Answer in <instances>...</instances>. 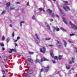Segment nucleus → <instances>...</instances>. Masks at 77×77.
<instances>
[{
  "label": "nucleus",
  "mask_w": 77,
  "mask_h": 77,
  "mask_svg": "<svg viewBox=\"0 0 77 77\" xmlns=\"http://www.w3.org/2000/svg\"><path fill=\"white\" fill-rule=\"evenodd\" d=\"M69 23L70 24L72 25V28L73 29H74V30L77 29V26H75V25H74L73 23H71V21H70Z\"/></svg>",
  "instance_id": "1"
},
{
  "label": "nucleus",
  "mask_w": 77,
  "mask_h": 77,
  "mask_svg": "<svg viewBox=\"0 0 77 77\" xmlns=\"http://www.w3.org/2000/svg\"><path fill=\"white\" fill-rule=\"evenodd\" d=\"M57 43L58 44L57 45L60 48H62V45L60 43V42L57 41Z\"/></svg>",
  "instance_id": "2"
},
{
  "label": "nucleus",
  "mask_w": 77,
  "mask_h": 77,
  "mask_svg": "<svg viewBox=\"0 0 77 77\" xmlns=\"http://www.w3.org/2000/svg\"><path fill=\"white\" fill-rule=\"evenodd\" d=\"M35 35L36 37H37V39H38V40H37L36 39L35 42L37 44H38L39 42V37H38V36L37 34H36Z\"/></svg>",
  "instance_id": "3"
},
{
  "label": "nucleus",
  "mask_w": 77,
  "mask_h": 77,
  "mask_svg": "<svg viewBox=\"0 0 77 77\" xmlns=\"http://www.w3.org/2000/svg\"><path fill=\"white\" fill-rule=\"evenodd\" d=\"M40 52H42V53H45V48L44 47L42 49L41 48L40 49Z\"/></svg>",
  "instance_id": "4"
},
{
  "label": "nucleus",
  "mask_w": 77,
  "mask_h": 77,
  "mask_svg": "<svg viewBox=\"0 0 77 77\" xmlns=\"http://www.w3.org/2000/svg\"><path fill=\"white\" fill-rule=\"evenodd\" d=\"M50 68V66L48 65L47 66L46 68L45 69V72H47V71L48 70V69H49V68Z\"/></svg>",
  "instance_id": "5"
},
{
  "label": "nucleus",
  "mask_w": 77,
  "mask_h": 77,
  "mask_svg": "<svg viewBox=\"0 0 77 77\" xmlns=\"http://www.w3.org/2000/svg\"><path fill=\"white\" fill-rule=\"evenodd\" d=\"M63 8L64 9V10H65V11H69V7H63Z\"/></svg>",
  "instance_id": "6"
},
{
  "label": "nucleus",
  "mask_w": 77,
  "mask_h": 77,
  "mask_svg": "<svg viewBox=\"0 0 77 77\" xmlns=\"http://www.w3.org/2000/svg\"><path fill=\"white\" fill-rule=\"evenodd\" d=\"M46 11L50 15H51L52 13V11L50 9H47Z\"/></svg>",
  "instance_id": "7"
},
{
  "label": "nucleus",
  "mask_w": 77,
  "mask_h": 77,
  "mask_svg": "<svg viewBox=\"0 0 77 77\" xmlns=\"http://www.w3.org/2000/svg\"><path fill=\"white\" fill-rule=\"evenodd\" d=\"M45 60H47V61H48V60L45 58V57H44L43 58V59H41V62H43V61H45Z\"/></svg>",
  "instance_id": "8"
},
{
  "label": "nucleus",
  "mask_w": 77,
  "mask_h": 77,
  "mask_svg": "<svg viewBox=\"0 0 77 77\" xmlns=\"http://www.w3.org/2000/svg\"><path fill=\"white\" fill-rule=\"evenodd\" d=\"M62 18L63 20V21L64 23L66 24H67V22H66V19L65 18H64L63 17H62Z\"/></svg>",
  "instance_id": "9"
},
{
  "label": "nucleus",
  "mask_w": 77,
  "mask_h": 77,
  "mask_svg": "<svg viewBox=\"0 0 77 77\" xmlns=\"http://www.w3.org/2000/svg\"><path fill=\"white\" fill-rule=\"evenodd\" d=\"M45 24L46 25H47V27H48V28L50 30V26L48 25V23H47V22H45Z\"/></svg>",
  "instance_id": "10"
},
{
  "label": "nucleus",
  "mask_w": 77,
  "mask_h": 77,
  "mask_svg": "<svg viewBox=\"0 0 77 77\" xmlns=\"http://www.w3.org/2000/svg\"><path fill=\"white\" fill-rule=\"evenodd\" d=\"M35 62L36 63H38V62L40 63H41V61H40V60H39L37 59L35 61Z\"/></svg>",
  "instance_id": "11"
},
{
  "label": "nucleus",
  "mask_w": 77,
  "mask_h": 77,
  "mask_svg": "<svg viewBox=\"0 0 77 77\" xmlns=\"http://www.w3.org/2000/svg\"><path fill=\"white\" fill-rule=\"evenodd\" d=\"M4 60L5 61L7 60H8V57H7L6 56H5L4 57Z\"/></svg>",
  "instance_id": "12"
},
{
  "label": "nucleus",
  "mask_w": 77,
  "mask_h": 77,
  "mask_svg": "<svg viewBox=\"0 0 77 77\" xmlns=\"http://www.w3.org/2000/svg\"><path fill=\"white\" fill-rule=\"evenodd\" d=\"M28 61H29V62H32V60L30 58L28 59Z\"/></svg>",
  "instance_id": "13"
},
{
  "label": "nucleus",
  "mask_w": 77,
  "mask_h": 77,
  "mask_svg": "<svg viewBox=\"0 0 77 77\" xmlns=\"http://www.w3.org/2000/svg\"><path fill=\"white\" fill-rule=\"evenodd\" d=\"M38 9H40V11L41 12L42 11H43V12H45V10H44V9H42V8H40Z\"/></svg>",
  "instance_id": "14"
},
{
  "label": "nucleus",
  "mask_w": 77,
  "mask_h": 77,
  "mask_svg": "<svg viewBox=\"0 0 77 77\" xmlns=\"http://www.w3.org/2000/svg\"><path fill=\"white\" fill-rule=\"evenodd\" d=\"M62 56L61 55H59V57H58V59L60 60L61 59H62Z\"/></svg>",
  "instance_id": "15"
},
{
  "label": "nucleus",
  "mask_w": 77,
  "mask_h": 77,
  "mask_svg": "<svg viewBox=\"0 0 77 77\" xmlns=\"http://www.w3.org/2000/svg\"><path fill=\"white\" fill-rule=\"evenodd\" d=\"M63 42H64V45L65 47H66V41H65L64 40H63Z\"/></svg>",
  "instance_id": "16"
},
{
  "label": "nucleus",
  "mask_w": 77,
  "mask_h": 77,
  "mask_svg": "<svg viewBox=\"0 0 77 77\" xmlns=\"http://www.w3.org/2000/svg\"><path fill=\"white\" fill-rule=\"evenodd\" d=\"M11 4H10V3H7L6 4V5L7 6V7H9V6H10Z\"/></svg>",
  "instance_id": "17"
},
{
  "label": "nucleus",
  "mask_w": 77,
  "mask_h": 77,
  "mask_svg": "<svg viewBox=\"0 0 77 77\" xmlns=\"http://www.w3.org/2000/svg\"><path fill=\"white\" fill-rule=\"evenodd\" d=\"M70 66L69 65H68V66H66V68L67 69H69Z\"/></svg>",
  "instance_id": "18"
},
{
  "label": "nucleus",
  "mask_w": 77,
  "mask_h": 77,
  "mask_svg": "<svg viewBox=\"0 0 77 77\" xmlns=\"http://www.w3.org/2000/svg\"><path fill=\"white\" fill-rule=\"evenodd\" d=\"M61 30H63V31H64V32H66V30H65V29H64L63 28L61 27Z\"/></svg>",
  "instance_id": "19"
},
{
  "label": "nucleus",
  "mask_w": 77,
  "mask_h": 77,
  "mask_svg": "<svg viewBox=\"0 0 77 77\" xmlns=\"http://www.w3.org/2000/svg\"><path fill=\"white\" fill-rule=\"evenodd\" d=\"M11 51H16V49H12L11 50Z\"/></svg>",
  "instance_id": "20"
},
{
  "label": "nucleus",
  "mask_w": 77,
  "mask_h": 77,
  "mask_svg": "<svg viewBox=\"0 0 77 77\" xmlns=\"http://www.w3.org/2000/svg\"><path fill=\"white\" fill-rule=\"evenodd\" d=\"M50 54H51V56L52 57H53V56H54V55H53V54L52 53H51V52H50Z\"/></svg>",
  "instance_id": "21"
},
{
  "label": "nucleus",
  "mask_w": 77,
  "mask_h": 77,
  "mask_svg": "<svg viewBox=\"0 0 77 77\" xmlns=\"http://www.w3.org/2000/svg\"><path fill=\"white\" fill-rule=\"evenodd\" d=\"M5 12H6V11H2V14H5Z\"/></svg>",
  "instance_id": "22"
},
{
  "label": "nucleus",
  "mask_w": 77,
  "mask_h": 77,
  "mask_svg": "<svg viewBox=\"0 0 77 77\" xmlns=\"http://www.w3.org/2000/svg\"><path fill=\"white\" fill-rule=\"evenodd\" d=\"M24 23V21H22L21 22H20V26H22V24H22V23Z\"/></svg>",
  "instance_id": "23"
},
{
  "label": "nucleus",
  "mask_w": 77,
  "mask_h": 77,
  "mask_svg": "<svg viewBox=\"0 0 77 77\" xmlns=\"http://www.w3.org/2000/svg\"><path fill=\"white\" fill-rule=\"evenodd\" d=\"M68 5V2L66 1L65 2L64 5Z\"/></svg>",
  "instance_id": "24"
},
{
  "label": "nucleus",
  "mask_w": 77,
  "mask_h": 77,
  "mask_svg": "<svg viewBox=\"0 0 77 77\" xmlns=\"http://www.w3.org/2000/svg\"><path fill=\"white\" fill-rule=\"evenodd\" d=\"M53 32H54V31H55V30H56V28H55V27H53Z\"/></svg>",
  "instance_id": "25"
},
{
  "label": "nucleus",
  "mask_w": 77,
  "mask_h": 77,
  "mask_svg": "<svg viewBox=\"0 0 77 77\" xmlns=\"http://www.w3.org/2000/svg\"><path fill=\"white\" fill-rule=\"evenodd\" d=\"M56 31H57V32H58V31H59L60 30V29H59V28H56Z\"/></svg>",
  "instance_id": "26"
},
{
  "label": "nucleus",
  "mask_w": 77,
  "mask_h": 77,
  "mask_svg": "<svg viewBox=\"0 0 77 77\" xmlns=\"http://www.w3.org/2000/svg\"><path fill=\"white\" fill-rule=\"evenodd\" d=\"M9 38H8L7 39V43H8V42H9Z\"/></svg>",
  "instance_id": "27"
},
{
  "label": "nucleus",
  "mask_w": 77,
  "mask_h": 77,
  "mask_svg": "<svg viewBox=\"0 0 77 77\" xmlns=\"http://www.w3.org/2000/svg\"><path fill=\"white\" fill-rule=\"evenodd\" d=\"M45 40H50V39H51V38H46L45 39Z\"/></svg>",
  "instance_id": "28"
},
{
  "label": "nucleus",
  "mask_w": 77,
  "mask_h": 77,
  "mask_svg": "<svg viewBox=\"0 0 77 77\" xmlns=\"http://www.w3.org/2000/svg\"><path fill=\"white\" fill-rule=\"evenodd\" d=\"M69 42L70 43H72V41H71V40H69Z\"/></svg>",
  "instance_id": "29"
},
{
  "label": "nucleus",
  "mask_w": 77,
  "mask_h": 77,
  "mask_svg": "<svg viewBox=\"0 0 77 77\" xmlns=\"http://www.w3.org/2000/svg\"><path fill=\"white\" fill-rule=\"evenodd\" d=\"M54 59H56V60H57V56L54 57Z\"/></svg>",
  "instance_id": "30"
},
{
  "label": "nucleus",
  "mask_w": 77,
  "mask_h": 77,
  "mask_svg": "<svg viewBox=\"0 0 77 77\" xmlns=\"http://www.w3.org/2000/svg\"><path fill=\"white\" fill-rule=\"evenodd\" d=\"M52 17H53V18H54V17H55V15H54V13H53L52 14Z\"/></svg>",
  "instance_id": "31"
},
{
  "label": "nucleus",
  "mask_w": 77,
  "mask_h": 77,
  "mask_svg": "<svg viewBox=\"0 0 77 77\" xmlns=\"http://www.w3.org/2000/svg\"><path fill=\"white\" fill-rule=\"evenodd\" d=\"M48 46H49V47H53L54 45H49Z\"/></svg>",
  "instance_id": "32"
},
{
  "label": "nucleus",
  "mask_w": 77,
  "mask_h": 77,
  "mask_svg": "<svg viewBox=\"0 0 77 77\" xmlns=\"http://www.w3.org/2000/svg\"><path fill=\"white\" fill-rule=\"evenodd\" d=\"M29 77V75H25V76H23V77Z\"/></svg>",
  "instance_id": "33"
},
{
  "label": "nucleus",
  "mask_w": 77,
  "mask_h": 77,
  "mask_svg": "<svg viewBox=\"0 0 77 77\" xmlns=\"http://www.w3.org/2000/svg\"><path fill=\"white\" fill-rule=\"evenodd\" d=\"M2 72H3V74H5V72L4 70H2Z\"/></svg>",
  "instance_id": "34"
},
{
  "label": "nucleus",
  "mask_w": 77,
  "mask_h": 77,
  "mask_svg": "<svg viewBox=\"0 0 77 77\" xmlns=\"http://www.w3.org/2000/svg\"><path fill=\"white\" fill-rule=\"evenodd\" d=\"M5 39V36H2V39L4 40V39Z\"/></svg>",
  "instance_id": "35"
},
{
  "label": "nucleus",
  "mask_w": 77,
  "mask_h": 77,
  "mask_svg": "<svg viewBox=\"0 0 77 77\" xmlns=\"http://www.w3.org/2000/svg\"><path fill=\"white\" fill-rule=\"evenodd\" d=\"M74 35H75V34H70V36H74Z\"/></svg>",
  "instance_id": "36"
},
{
  "label": "nucleus",
  "mask_w": 77,
  "mask_h": 77,
  "mask_svg": "<svg viewBox=\"0 0 77 77\" xmlns=\"http://www.w3.org/2000/svg\"><path fill=\"white\" fill-rule=\"evenodd\" d=\"M26 5L27 6H29V2H28Z\"/></svg>",
  "instance_id": "37"
},
{
  "label": "nucleus",
  "mask_w": 77,
  "mask_h": 77,
  "mask_svg": "<svg viewBox=\"0 0 77 77\" xmlns=\"http://www.w3.org/2000/svg\"><path fill=\"white\" fill-rule=\"evenodd\" d=\"M1 46L2 47H3L4 46V44H1Z\"/></svg>",
  "instance_id": "38"
},
{
  "label": "nucleus",
  "mask_w": 77,
  "mask_h": 77,
  "mask_svg": "<svg viewBox=\"0 0 77 77\" xmlns=\"http://www.w3.org/2000/svg\"><path fill=\"white\" fill-rule=\"evenodd\" d=\"M13 36H15V33L14 32H13L12 34Z\"/></svg>",
  "instance_id": "39"
},
{
  "label": "nucleus",
  "mask_w": 77,
  "mask_h": 77,
  "mask_svg": "<svg viewBox=\"0 0 77 77\" xmlns=\"http://www.w3.org/2000/svg\"><path fill=\"white\" fill-rule=\"evenodd\" d=\"M29 54H33V52H30L29 53Z\"/></svg>",
  "instance_id": "40"
},
{
  "label": "nucleus",
  "mask_w": 77,
  "mask_h": 77,
  "mask_svg": "<svg viewBox=\"0 0 77 77\" xmlns=\"http://www.w3.org/2000/svg\"><path fill=\"white\" fill-rule=\"evenodd\" d=\"M32 19H33L34 20H35V16H33L32 17Z\"/></svg>",
  "instance_id": "41"
},
{
  "label": "nucleus",
  "mask_w": 77,
  "mask_h": 77,
  "mask_svg": "<svg viewBox=\"0 0 77 77\" xmlns=\"http://www.w3.org/2000/svg\"><path fill=\"white\" fill-rule=\"evenodd\" d=\"M60 11V12H61V13L62 14H63V13H62V10L60 9H59Z\"/></svg>",
  "instance_id": "42"
},
{
  "label": "nucleus",
  "mask_w": 77,
  "mask_h": 77,
  "mask_svg": "<svg viewBox=\"0 0 77 77\" xmlns=\"http://www.w3.org/2000/svg\"><path fill=\"white\" fill-rule=\"evenodd\" d=\"M20 39V37H19V36L17 37V40H18Z\"/></svg>",
  "instance_id": "43"
},
{
  "label": "nucleus",
  "mask_w": 77,
  "mask_h": 77,
  "mask_svg": "<svg viewBox=\"0 0 77 77\" xmlns=\"http://www.w3.org/2000/svg\"><path fill=\"white\" fill-rule=\"evenodd\" d=\"M69 63L70 64H71V63H72V62H71V61H69Z\"/></svg>",
  "instance_id": "44"
},
{
  "label": "nucleus",
  "mask_w": 77,
  "mask_h": 77,
  "mask_svg": "<svg viewBox=\"0 0 77 77\" xmlns=\"http://www.w3.org/2000/svg\"><path fill=\"white\" fill-rule=\"evenodd\" d=\"M74 59V58H72V63H74V61L73 60Z\"/></svg>",
  "instance_id": "45"
},
{
  "label": "nucleus",
  "mask_w": 77,
  "mask_h": 77,
  "mask_svg": "<svg viewBox=\"0 0 77 77\" xmlns=\"http://www.w3.org/2000/svg\"><path fill=\"white\" fill-rule=\"evenodd\" d=\"M52 62H53V63H56V62H55V61H54V60H52Z\"/></svg>",
  "instance_id": "46"
},
{
  "label": "nucleus",
  "mask_w": 77,
  "mask_h": 77,
  "mask_svg": "<svg viewBox=\"0 0 77 77\" xmlns=\"http://www.w3.org/2000/svg\"><path fill=\"white\" fill-rule=\"evenodd\" d=\"M12 51H11V50L10 51H9V53H11Z\"/></svg>",
  "instance_id": "47"
},
{
  "label": "nucleus",
  "mask_w": 77,
  "mask_h": 77,
  "mask_svg": "<svg viewBox=\"0 0 77 77\" xmlns=\"http://www.w3.org/2000/svg\"><path fill=\"white\" fill-rule=\"evenodd\" d=\"M18 41V40H15V41H14V42H17Z\"/></svg>",
  "instance_id": "48"
},
{
  "label": "nucleus",
  "mask_w": 77,
  "mask_h": 77,
  "mask_svg": "<svg viewBox=\"0 0 77 77\" xmlns=\"http://www.w3.org/2000/svg\"><path fill=\"white\" fill-rule=\"evenodd\" d=\"M31 72H29V74H32V70L31 71Z\"/></svg>",
  "instance_id": "49"
},
{
  "label": "nucleus",
  "mask_w": 77,
  "mask_h": 77,
  "mask_svg": "<svg viewBox=\"0 0 77 77\" xmlns=\"http://www.w3.org/2000/svg\"><path fill=\"white\" fill-rule=\"evenodd\" d=\"M10 27H12V24H10Z\"/></svg>",
  "instance_id": "50"
},
{
  "label": "nucleus",
  "mask_w": 77,
  "mask_h": 77,
  "mask_svg": "<svg viewBox=\"0 0 77 77\" xmlns=\"http://www.w3.org/2000/svg\"><path fill=\"white\" fill-rule=\"evenodd\" d=\"M15 46L16 47L17 46V43H15Z\"/></svg>",
  "instance_id": "51"
},
{
  "label": "nucleus",
  "mask_w": 77,
  "mask_h": 77,
  "mask_svg": "<svg viewBox=\"0 0 77 77\" xmlns=\"http://www.w3.org/2000/svg\"><path fill=\"white\" fill-rule=\"evenodd\" d=\"M44 71V70H43L42 69L41 70V72H42V71Z\"/></svg>",
  "instance_id": "52"
},
{
  "label": "nucleus",
  "mask_w": 77,
  "mask_h": 77,
  "mask_svg": "<svg viewBox=\"0 0 77 77\" xmlns=\"http://www.w3.org/2000/svg\"><path fill=\"white\" fill-rule=\"evenodd\" d=\"M15 9V8H11V10H12V9Z\"/></svg>",
  "instance_id": "53"
},
{
  "label": "nucleus",
  "mask_w": 77,
  "mask_h": 77,
  "mask_svg": "<svg viewBox=\"0 0 77 77\" xmlns=\"http://www.w3.org/2000/svg\"><path fill=\"white\" fill-rule=\"evenodd\" d=\"M2 50H5V48H3Z\"/></svg>",
  "instance_id": "54"
},
{
  "label": "nucleus",
  "mask_w": 77,
  "mask_h": 77,
  "mask_svg": "<svg viewBox=\"0 0 77 77\" xmlns=\"http://www.w3.org/2000/svg\"><path fill=\"white\" fill-rule=\"evenodd\" d=\"M56 17H59V16H58V15H56Z\"/></svg>",
  "instance_id": "55"
},
{
  "label": "nucleus",
  "mask_w": 77,
  "mask_h": 77,
  "mask_svg": "<svg viewBox=\"0 0 77 77\" xmlns=\"http://www.w3.org/2000/svg\"><path fill=\"white\" fill-rule=\"evenodd\" d=\"M53 21V19H51L50 20L51 21Z\"/></svg>",
  "instance_id": "56"
},
{
  "label": "nucleus",
  "mask_w": 77,
  "mask_h": 77,
  "mask_svg": "<svg viewBox=\"0 0 77 77\" xmlns=\"http://www.w3.org/2000/svg\"><path fill=\"white\" fill-rule=\"evenodd\" d=\"M10 23H12V21L11 20H10Z\"/></svg>",
  "instance_id": "57"
},
{
  "label": "nucleus",
  "mask_w": 77,
  "mask_h": 77,
  "mask_svg": "<svg viewBox=\"0 0 77 77\" xmlns=\"http://www.w3.org/2000/svg\"><path fill=\"white\" fill-rule=\"evenodd\" d=\"M16 3H17V4H18L19 3V2H16Z\"/></svg>",
  "instance_id": "58"
},
{
  "label": "nucleus",
  "mask_w": 77,
  "mask_h": 77,
  "mask_svg": "<svg viewBox=\"0 0 77 77\" xmlns=\"http://www.w3.org/2000/svg\"><path fill=\"white\" fill-rule=\"evenodd\" d=\"M3 77H5V76H3Z\"/></svg>",
  "instance_id": "59"
},
{
  "label": "nucleus",
  "mask_w": 77,
  "mask_h": 77,
  "mask_svg": "<svg viewBox=\"0 0 77 77\" xmlns=\"http://www.w3.org/2000/svg\"><path fill=\"white\" fill-rule=\"evenodd\" d=\"M39 77H42V76H39Z\"/></svg>",
  "instance_id": "60"
},
{
  "label": "nucleus",
  "mask_w": 77,
  "mask_h": 77,
  "mask_svg": "<svg viewBox=\"0 0 77 77\" xmlns=\"http://www.w3.org/2000/svg\"><path fill=\"white\" fill-rule=\"evenodd\" d=\"M54 1H56V0H53Z\"/></svg>",
  "instance_id": "61"
},
{
  "label": "nucleus",
  "mask_w": 77,
  "mask_h": 77,
  "mask_svg": "<svg viewBox=\"0 0 77 77\" xmlns=\"http://www.w3.org/2000/svg\"><path fill=\"white\" fill-rule=\"evenodd\" d=\"M28 70H29V68H28Z\"/></svg>",
  "instance_id": "62"
},
{
  "label": "nucleus",
  "mask_w": 77,
  "mask_h": 77,
  "mask_svg": "<svg viewBox=\"0 0 77 77\" xmlns=\"http://www.w3.org/2000/svg\"><path fill=\"white\" fill-rule=\"evenodd\" d=\"M0 57L1 58V56H0Z\"/></svg>",
  "instance_id": "63"
},
{
  "label": "nucleus",
  "mask_w": 77,
  "mask_h": 77,
  "mask_svg": "<svg viewBox=\"0 0 77 77\" xmlns=\"http://www.w3.org/2000/svg\"><path fill=\"white\" fill-rule=\"evenodd\" d=\"M72 69H74V68H72Z\"/></svg>",
  "instance_id": "64"
}]
</instances>
